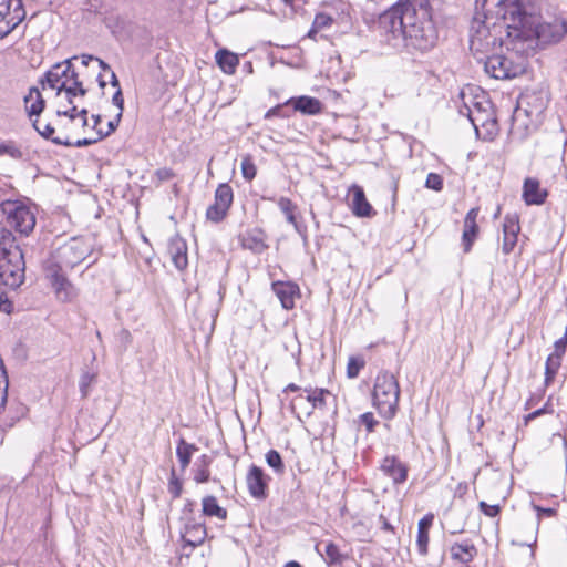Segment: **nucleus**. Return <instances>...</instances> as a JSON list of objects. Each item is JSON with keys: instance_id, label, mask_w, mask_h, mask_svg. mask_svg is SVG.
Instances as JSON below:
<instances>
[{"instance_id": "1", "label": "nucleus", "mask_w": 567, "mask_h": 567, "mask_svg": "<svg viewBox=\"0 0 567 567\" xmlns=\"http://www.w3.org/2000/svg\"><path fill=\"white\" fill-rule=\"evenodd\" d=\"M512 0H475V13L471 24L470 50L477 61L494 53L497 48L516 50L518 39L512 31L509 3Z\"/></svg>"}, {"instance_id": "2", "label": "nucleus", "mask_w": 567, "mask_h": 567, "mask_svg": "<svg viewBox=\"0 0 567 567\" xmlns=\"http://www.w3.org/2000/svg\"><path fill=\"white\" fill-rule=\"evenodd\" d=\"M378 30L393 48L404 45L420 52L434 48L439 39L431 9L385 10L379 14Z\"/></svg>"}, {"instance_id": "3", "label": "nucleus", "mask_w": 567, "mask_h": 567, "mask_svg": "<svg viewBox=\"0 0 567 567\" xmlns=\"http://www.w3.org/2000/svg\"><path fill=\"white\" fill-rule=\"evenodd\" d=\"M512 33L518 43L536 40L538 44L559 42L567 33V22L560 18L542 21L539 0H512L509 3Z\"/></svg>"}, {"instance_id": "4", "label": "nucleus", "mask_w": 567, "mask_h": 567, "mask_svg": "<svg viewBox=\"0 0 567 567\" xmlns=\"http://www.w3.org/2000/svg\"><path fill=\"white\" fill-rule=\"evenodd\" d=\"M24 255L16 237L9 230H2L0 237V286L17 289L24 282Z\"/></svg>"}, {"instance_id": "5", "label": "nucleus", "mask_w": 567, "mask_h": 567, "mask_svg": "<svg viewBox=\"0 0 567 567\" xmlns=\"http://www.w3.org/2000/svg\"><path fill=\"white\" fill-rule=\"evenodd\" d=\"M400 399V386L396 378L382 371L377 375L373 388V403L384 419L394 417Z\"/></svg>"}, {"instance_id": "6", "label": "nucleus", "mask_w": 567, "mask_h": 567, "mask_svg": "<svg viewBox=\"0 0 567 567\" xmlns=\"http://www.w3.org/2000/svg\"><path fill=\"white\" fill-rule=\"evenodd\" d=\"M92 252V246L82 237L70 238L56 247L44 261V265L55 264L60 269H73L85 260Z\"/></svg>"}, {"instance_id": "7", "label": "nucleus", "mask_w": 567, "mask_h": 567, "mask_svg": "<svg viewBox=\"0 0 567 567\" xmlns=\"http://www.w3.org/2000/svg\"><path fill=\"white\" fill-rule=\"evenodd\" d=\"M78 60V56H72L62 62L54 64L45 74L42 84L47 83L49 87L55 89L56 94L62 93V86L66 87L78 86L80 96H85L87 90L83 86L82 81L79 79V73L75 71L73 61Z\"/></svg>"}, {"instance_id": "8", "label": "nucleus", "mask_w": 567, "mask_h": 567, "mask_svg": "<svg viewBox=\"0 0 567 567\" xmlns=\"http://www.w3.org/2000/svg\"><path fill=\"white\" fill-rule=\"evenodd\" d=\"M2 213L7 216V223L17 233L28 236L35 227V214L24 203L19 200H3L0 203Z\"/></svg>"}, {"instance_id": "9", "label": "nucleus", "mask_w": 567, "mask_h": 567, "mask_svg": "<svg viewBox=\"0 0 567 567\" xmlns=\"http://www.w3.org/2000/svg\"><path fill=\"white\" fill-rule=\"evenodd\" d=\"M478 62L483 63L485 72L496 80L516 78L525 70L522 63H515L509 58L496 53V51Z\"/></svg>"}, {"instance_id": "10", "label": "nucleus", "mask_w": 567, "mask_h": 567, "mask_svg": "<svg viewBox=\"0 0 567 567\" xmlns=\"http://www.w3.org/2000/svg\"><path fill=\"white\" fill-rule=\"evenodd\" d=\"M22 0H0V39L10 34L24 19Z\"/></svg>"}, {"instance_id": "11", "label": "nucleus", "mask_w": 567, "mask_h": 567, "mask_svg": "<svg viewBox=\"0 0 567 567\" xmlns=\"http://www.w3.org/2000/svg\"><path fill=\"white\" fill-rule=\"evenodd\" d=\"M45 277L55 292L56 298L62 302H70L78 297V289L68 279L64 269L60 266L52 264L51 266L43 265Z\"/></svg>"}, {"instance_id": "12", "label": "nucleus", "mask_w": 567, "mask_h": 567, "mask_svg": "<svg viewBox=\"0 0 567 567\" xmlns=\"http://www.w3.org/2000/svg\"><path fill=\"white\" fill-rule=\"evenodd\" d=\"M207 536V529L204 522H197L194 517H186L184 528L181 532L183 548L192 549L200 546Z\"/></svg>"}, {"instance_id": "13", "label": "nucleus", "mask_w": 567, "mask_h": 567, "mask_svg": "<svg viewBox=\"0 0 567 567\" xmlns=\"http://www.w3.org/2000/svg\"><path fill=\"white\" fill-rule=\"evenodd\" d=\"M270 477L264 470L252 464L246 476V484L249 494L256 499H266L268 497V483Z\"/></svg>"}, {"instance_id": "14", "label": "nucleus", "mask_w": 567, "mask_h": 567, "mask_svg": "<svg viewBox=\"0 0 567 567\" xmlns=\"http://www.w3.org/2000/svg\"><path fill=\"white\" fill-rule=\"evenodd\" d=\"M349 194L351 195L350 207L354 216L361 218H370L374 216L377 213L368 202L364 190L359 185H352L349 189Z\"/></svg>"}, {"instance_id": "15", "label": "nucleus", "mask_w": 567, "mask_h": 567, "mask_svg": "<svg viewBox=\"0 0 567 567\" xmlns=\"http://www.w3.org/2000/svg\"><path fill=\"white\" fill-rule=\"evenodd\" d=\"M480 213L478 207L471 208L464 218V229L462 234V244L464 252H470L474 241L477 238L480 228L476 223Z\"/></svg>"}, {"instance_id": "16", "label": "nucleus", "mask_w": 567, "mask_h": 567, "mask_svg": "<svg viewBox=\"0 0 567 567\" xmlns=\"http://www.w3.org/2000/svg\"><path fill=\"white\" fill-rule=\"evenodd\" d=\"M285 105L292 106L295 112H299L302 115H317L320 114L323 109L320 100L308 95L290 97L285 102Z\"/></svg>"}, {"instance_id": "17", "label": "nucleus", "mask_w": 567, "mask_h": 567, "mask_svg": "<svg viewBox=\"0 0 567 567\" xmlns=\"http://www.w3.org/2000/svg\"><path fill=\"white\" fill-rule=\"evenodd\" d=\"M266 239V233L258 227L248 229L239 236L243 248L249 249L255 254H261L268 248Z\"/></svg>"}, {"instance_id": "18", "label": "nucleus", "mask_w": 567, "mask_h": 567, "mask_svg": "<svg viewBox=\"0 0 567 567\" xmlns=\"http://www.w3.org/2000/svg\"><path fill=\"white\" fill-rule=\"evenodd\" d=\"M520 230L518 218L516 216L507 215L503 223V243L502 251L504 255H509L517 243V236Z\"/></svg>"}, {"instance_id": "19", "label": "nucleus", "mask_w": 567, "mask_h": 567, "mask_svg": "<svg viewBox=\"0 0 567 567\" xmlns=\"http://www.w3.org/2000/svg\"><path fill=\"white\" fill-rule=\"evenodd\" d=\"M305 392L308 393L306 398L302 395H298L295 399H292L290 403V408L292 413L300 420V415L296 412L297 404L303 400L311 403V410L307 412V416L311 415L313 409H322L326 406V395L330 394V392L326 389H305Z\"/></svg>"}, {"instance_id": "20", "label": "nucleus", "mask_w": 567, "mask_h": 567, "mask_svg": "<svg viewBox=\"0 0 567 567\" xmlns=\"http://www.w3.org/2000/svg\"><path fill=\"white\" fill-rule=\"evenodd\" d=\"M383 473L391 477L394 484H402L408 480L409 467L396 456H385L381 464Z\"/></svg>"}, {"instance_id": "21", "label": "nucleus", "mask_w": 567, "mask_h": 567, "mask_svg": "<svg viewBox=\"0 0 567 567\" xmlns=\"http://www.w3.org/2000/svg\"><path fill=\"white\" fill-rule=\"evenodd\" d=\"M167 252L171 257L173 265L178 270H184L187 267V265H188L187 244L182 237L174 236L169 239L168 246H167Z\"/></svg>"}, {"instance_id": "22", "label": "nucleus", "mask_w": 567, "mask_h": 567, "mask_svg": "<svg viewBox=\"0 0 567 567\" xmlns=\"http://www.w3.org/2000/svg\"><path fill=\"white\" fill-rule=\"evenodd\" d=\"M548 196L546 189L540 188L539 181L527 177L523 185V198L527 205H542Z\"/></svg>"}, {"instance_id": "23", "label": "nucleus", "mask_w": 567, "mask_h": 567, "mask_svg": "<svg viewBox=\"0 0 567 567\" xmlns=\"http://www.w3.org/2000/svg\"><path fill=\"white\" fill-rule=\"evenodd\" d=\"M272 290L285 309H292L295 307V298L299 295V287L296 284L276 281L272 282Z\"/></svg>"}, {"instance_id": "24", "label": "nucleus", "mask_w": 567, "mask_h": 567, "mask_svg": "<svg viewBox=\"0 0 567 567\" xmlns=\"http://www.w3.org/2000/svg\"><path fill=\"white\" fill-rule=\"evenodd\" d=\"M450 553L454 561L467 565L474 560L478 550L470 539H466L461 543H454L450 548Z\"/></svg>"}, {"instance_id": "25", "label": "nucleus", "mask_w": 567, "mask_h": 567, "mask_svg": "<svg viewBox=\"0 0 567 567\" xmlns=\"http://www.w3.org/2000/svg\"><path fill=\"white\" fill-rule=\"evenodd\" d=\"M215 60L220 70L226 74H234L239 64V58L228 49H219L215 54Z\"/></svg>"}, {"instance_id": "26", "label": "nucleus", "mask_w": 567, "mask_h": 567, "mask_svg": "<svg viewBox=\"0 0 567 567\" xmlns=\"http://www.w3.org/2000/svg\"><path fill=\"white\" fill-rule=\"evenodd\" d=\"M24 104L29 117H38L45 107V100L42 97L39 89L31 87L29 94L24 97Z\"/></svg>"}, {"instance_id": "27", "label": "nucleus", "mask_w": 567, "mask_h": 567, "mask_svg": "<svg viewBox=\"0 0 567 567\" xmlns=\"http://www.w3.org/2000/svg\"><path fill=\"white\" fill-rule=\"evenodd\" d=\"M278 207L280 208L282 214H285L287 221L295 227L296 231L306 238V227L297 221V205L293 204L292 200L287 197H280L278 199Z\"/></svg>"}, {"instance_id": "28", "label": "nucleus", "mask_w": 567, "mask_h": 567, "mask_svg": "<svg viewBox=\"0 0 567 567\" xmlns=\"http://www.w3.org/2000/svg\"><path fill=\"white\" fill-rule=\"evenodd\" d=\"M433 515H425L417 524L416 546L422 556L427 555L429 529L433 523Z\"/></svg>"}, {"instance_id": "29", "label": "nucleus", "mask_w": 567, "mask_h": 567, "mask_svg": "<svg viewBox=\"0 0 567 567\" xmlns=\"http://www.w3.org/2000/svg\"><path fill=\"white\" fill-rule=\"evenodd\" d=\"M203 514L209 517H217L221 520L227 518V511L219 506L215 496L209 495L203 498Z\"/></svg>"}, {"instance_id": "30", "label": "nucleus", "mask_w": 567, "mask_h": 567, "mask_svg": "<svg viewBox=\"0 0 567 567\" xmlns=\"http://www.w3.org/2000/svg\"><path fill=\"white\" fill-rule=\"evenodd\" d=\"M197 447L194 444L187 443L184 439H181L177 443L176 455L181 463L182 470H185L192 460L193 452H195Z\"/></svg>"}, {"instance_id": "31", "label": "nucleus", "mask_w": 567, "mask_h": 567, "mask_svg": "<svg viewBox=\"0 0 567 567\" xmlns=\"http://www.w3.org/2000/svg\"><path fill=\"white\" fill-rule=\"evenodd\" d=\"M233 199L234 193L229 184H219L215 192V203L229 209L233 204Z\"/></svg>"}, {"instance_id": "32", "label": "nucleus", "mask_w": 567, "mask_h": 567, "mask_svg": "<svg viewBox=\"0 0 567 567\" xmlns=\"http://www.w3.org/2000/svg\"><path fill=\"white\" fill-rule=\"evenodd\" d=\"M561 365V358L558 355H548L545 363V385L548 386L553 383L559 368Z\"/></svg>"}, {"instance_id": "33", "label": "nucleus", "mask_w": 567, "mask_h": 567, "mask_svg": "<svg viewBox=\"0 0 567 567\" xmlns=\"http://www.w3.org/2000/svg\"><path fill=\"white\" fill-rule=\"evenodd\" d=\"M395 8L405 12L411 8L415 9V11H421V9H431V6L429 0H399L388 10H394Z\"/></svg>"}, {"instance_id": "34", "label": "nucleus", "mask_w": 567, "mask_h": 567, "mask_svg": "<svg viewBox=\"0 0 567 567\" xmlns=\"http://www.w3.org/2000/svg\"><path fill=\"white\" fill-rule=\"evenodd\" d=\"M265 457L268 466L271 467L276 474L282 475L285 473L286 466L278 451L269 450Z\"/></svg>"}, {"instance_id": "35", "label": "nucleus", "mask_w": 567, "mask_h": 567, "mask_svg": "<svg viewBox=\"0 0 567 567\" xmlns=\"http://www.w3.org/2000/svg\"><path fill=\"white\" fill-rule=\"evenodd\" d=\"M324 555L329 565L341 564L346 556L339 550V547L333 543H327L324 546Z\"/></svg>"}, {"instance_id": "36", "label": "nucleus", "mask_w": 567, "mask_h": 567, "mask_svg": "<svg viewBox=\"0 0 567 567\" xmlns=\"http://www.w3.org/2000/svg\"><path fill=\"white\" fill-rule=\"evenodd\" d=\"M228 209L214 202L206 210V218L214 223L221 221L227 216Z\"/></svg>"}, {"instance_id": "37", "label": "nucleus", "mask_w": 567, "mask_h": 567, "mask_svg": "<svg viewBox=\"0 0 567 567\" xmlns=\"http://www.w3.org/2000/svg\"><path fill=\"white\" fill-rule=\"evenodd\" d=\"M203 465H199L195 472L194 480L196 483H206L209 481L210 472L208 470L209 457L207 455L202 456Z\"/></svg>"}, {"instance_id": "38", "label": "nucleus", "mask_w": 567, "mask_h": 567, "mask_svg": "<svg viewBox=\"0 0 567 567\" xmlns=\"http://www.w3.org/2000/svg\"><path fill=\"white\" fill-rule=\"evenodd\" d=\"M241 173L243 177L250 182L256 177L257 168L250 156H245L241 159Z\"/></svg>"}, {"instance_id": "39", "label": "nucleus", "mask_w": 567, "mask_h": 567, "mask_svg": "<svg viewBox=\"0 0 567 567\" xmlns=\"http://www.w3.org/2000/svg\"><path fill=\"white\" fill-rule=\"evenodd\" d=\"M364 367V360L357 357H351L347 365V375L354 379L359 375L360 370Z\"/></svg>"}, {"instance_id": "40", "label": "nucleus", "mask_w": 567, "mask_h": 567, "mask_svg": "<svg viewBox=\"0 0 567 567\" xmlns=\"http://www.w3.org/2000/svg\"><path fill=\"white\" fill-rule=\"evenodd\" d=\"M168 492L173 496V498L181 497L182 492H183V483L176 476L174 468L172 470L169 482H168Z\"/></svg>"}, {"instance_id": "41", "label": "nucleus", "mask_w": 567, "mask_h": 567, "mask_svg": "<svg viewBox=\"0 0 567 567\" xmlns=\"http://www.w3.org/2000/svg\"><path fill=\"white\" fill-rule=\"evenodd\" d=\"M1 155H8L11 158L19 159L22 157V152L13 142H8L0 144V156Z\"/></svg>"}, {"instance_id": "42", "label": "nucleus", "mask_w": 567, "mask_h": 567, "mask_svg": "<svg viewBox=\"0 0 567 567\" xmlns=\"http://www.w3.org/2000/svg\"><path fill=\"white\" fill-rule=\"evenodd\" d=\"M99 140L97 137L96 138H82V140H78L75 142H71L69 140H62L60 137H56V138H53L52 142L56 145H64V146H74V147H84V146H89V145H92L94 143H96Z\"/></svg>"}, {"instance_id": "43", "label": "nucleus", "mask_w": 567, "mask_h": 567, "mask_svg": "<svg viewBox=\"0 0 567 567\" xmlns=\"http://www.w3.org/2000/svg\"><path fill=\"white\" fill-rule=\"evenodd\" d=\"M32 125H33L34 130L42 137H44L47 140H51V141L54 138L53 134H54L55 130H54V127L51 124L47 123V124L41 125L39 120L35 118V120H33Z\"/></svg>"}, {"instance_id": "44", "label": "nucleus", "mask_w": 567, "mask_h": 567, "mask_svg": "<svg viewBox=\"0 0 567 567\" xmlns=\"http://www.w3.org/2000/svg\"><path fill=\"white\" fill-rule=\"evenodd\" d=\"M115 338L122 351H126L133 341L132 333L125 328H122Z\"/></svg>"}, {"instance_id": "45", "label": "nucleus", "mask_w": 567, "mask_h": 567, "mask_svg": "<svg viewBox=\"0 0 567 567\" xmlns=\"http://www.w3.org/2000/svg\"><path fill=\"white\" fill-rule=\"evenodd\" d=\"M121 118L122 114L121 112H118L113 120L109 121L106 131H104L103 128L97 130V140H102L112 134L118 127Z\"/></svg>"}, {"instance_id": "46", "label": "nucleus", "mask_w": 567, "mask_h": 567, "mask_svg": "<svg viewBox=\"0 0 567 567\" xmlns=\"http://www.w3.org/2000/svg\"><path fill=\"white\" fill-rule=\"evenodd\" d=\"M94 380H95V374H93V373L84 372L81 375L80 391H81L83 398H86L89 395L90 386L94 382Z\"/></svg>"}, {"instance_id": "47", "label": "nucleus", "mask_w": 567, "mask_h": 567, "mask_svg": "<svg viewBox=\"0 0 567 567\" xmlns=\"http://www.w3.org/2000/svg\"><path fill=\"white\" fill-rule=\"evenodd\" d=\"M425 187L440 192L443 188V178L436 173H430L425 181Z\"/></svg>"}, {"instance_id": "48", "label": "nucleus", "mask_w": 567, "mask_h": 567, "mask_svg": "<svg viewBox=\"0 0 567 567\" xmlns=\"http://www.w3.org/2000/svg\"><path fill=\"white\" fill-rule=\"evenodd\" d=\"M332 22H333V19L331 16H329L328 13H324V12H319L316 14L312 23L315 24V28L322 30L324 28L330 27L332 24Z\"/></svg>"}, {"instance_id": "49", "label": "nucleus", "mask_w": 567, "mask_h": 567, "mask_svg": "<svg viewBox=\"0 0 567 567\" xmlns=\"http://www.w3.org/2000/svg\"><path fill=\"white\" fill-rule=\"evenodd\" d=\"M554 347L555 350L553 353H550V355H558V358H563L567 348V327L565 329L564 336L555 342Z\"/></svg>"}, {"instance_id": "50", "label": "nucleus", "mask_w": 567, "mask_h": 567, "mask_svg": "<svg viewBox=\"0 0 567 567\" xmlns=\"http://www.w3.org/2000/svg\"><path fill=\"white\" fill-rule=\"evenodd\" d=\"M360 424L364 425L368 432H373L378 421L374 419L373 413L365 412L359 417Z\"/></svg>"}, {"instance_id": "51", "label": "nucleus", "mask_w": 567, "mask_h": 567, "mask_svg": "<svg viewBox=\"0 0 567 567\" xmlns=\"http://www.w3.org/2000/svg\"><path fill=\"white\" fill-rule=\"evenodd\" d=\"M478 508L488 517H496L501 513L499 505H489L484 501L478 503Z\"/></svg>"}, {"instance_id": "52", "label": "nucleus", "mask_w": 567, "mask_h": 567, "mask_svg": "<svg viewBox=\"0 0 567 567\" xmlns=\"http://www.w3.org/2000/svg\"><path fill=\"white\" fill-rule=\"evenodd\" d=\"M553 410L549 409V403L547 402L543 408L527 414L524 416V424L527 425L530 421L535 420L536 417L540 416V415H544V414H547V413H551Z\"/></svg>"}, {"instance_id": "53", "label": "nucleus", "mask_w": 567, "mask_h": 567, "mask_svg": "<svg viewBox=\"0 0 567 567\" xmlns=\"http://www.w3.org/2000/svg\"><path fill=\"white\" fill-rule=\"evenodd\" d=\"M13 310V303L10 301L4 292L0 293V311L9 315Z\"/></svg>"}, {"instance_id": "54", "label": "nucleus", "mask_w": 567, "mask_h": 567, "mask_svg": "<svg viewBox=\"0 0 567 567\" xmlns=\"http://www.w3.org/2000/svg\"><path fill=\"white\" fill-rule=\"evenodd\" d=\"M62 89V92H64L65 94L66 102L73 105L74 97L80 96V93L78 92V86L66 87L65 85H63Z\"/></svg>"}, {"instance_id": "55", "label": "nucleus", "mask_w": 567, "mask_h": 567, "mask_svg": "<svg viewBox=\"0 0 567 567\" xmlns=\"http://www.w3.org/2000/svg\"><path fill=\"white\" fill-rule=\"evenodd\" d=\"M112 103L117 106L118 109V112H121V114L123 115V110H124V99H123V94H122V90L118 87L116 90V92L113 94L112 96Z\"/></svg>"}, {"instance_id": "56", "label": "nucleus", "mask_w": 567, "mask_h": 567, "mask_svg": "<svg viewBox=\"0 0 567 567\" xmlns=\"http://www.w3.org/2000/svg\"><path fill=\"white\" fill-rule=\"evenodd\" d=\"M535 509L537 512L538 519H540L543 516L553 517L557 514V511L555 508H550V507L545 508V507L536 505Z\"/></svg>"}, {"instance_id": "57", "label": "nucleus", "mask_w": 567, "mask_h": 567, "mask_svg": "<svg viewBox=\"0 0 567 567\" xmlns=\"http://www.w3.org/2000/svg\"><path fill=\"white\" fill-rule=\"evenodd\" d=\"M285 103L284 104H278L274 107H271L270 110H268L265 114V117L266 118H270V117H274V116H287L286 114H282V109L285 107Z\"/></svg>"}, {"instance_id": "58", "label": "nucleus", "mask_w": 567, "mask_h": 567, "mask_svg": "<svg viewBox=\"0 0 567 567\" xmlns=\"http://www.w3.org/2000/svg\"><path fill=\"white\" fill-rule=\"evenodd\" d=\"M56 114H58V116H66L71 121H74L75 117L78 116V109L75 105H72V107L70 110H64V111L59 110L56 112Z\"/></svg>"}, {"instance_id": "59", "label": "nucleus", "mask_w": 567, "mask_h": 567, "mask_svg": "<svg viewBox=\"0 0 567 567\" xmlns=\"http://www.w3.org/2000/svg\"><path fill=\"white\" fill-rule=\"evenodd\" d=\"M156 176L161 179V181H169L174 177V173L171 168H159L157 169L156 172Z\"/></svg>"}, {"instance_id": "60", "label": "nucleus", "mask_w": 567, "mask_h": 567, "mask_svg": "<svg viewBox=\"0 0 567 567\" xmlns=\"http://www.w3.org/2000/svg\"><path fill=\"white\" fill-rule=\"evenodd\" d=\"M8 399V386L0 384V413L4 410Z\"/></svg>"}, {"instance_id": "61", "label": "nucleus", "mask_w": 567, "mask_h": 567, "mask_svg": "<svg viewBox=\"0 0 567 567\" xmlns=\"http://www.w3.org/2000/svg\"><path fill=\"white\" fill-rule=\"evenodd\" d=\"M194 506H195V503L192 502V501H187L186 504L184 505V508H183V514H184V517L183 519L185 520L186 517H193V513H194Z\"/></svg>"}, {"instance_id": "62", "label": "nucleus", "mask_w": 567, "mask_h": 567, "mask_svg": "<svg viewBox=\"0 0 567 567\" xmlns=\"http://www.w3.org/2000/svg\"><path fill=\"white\" fill-rule=\"evenodd\" d=\"M0 384H6V386L9 385L7 371L4 369L3 361L1 358H0Z\"/></svg>"}, {"instance_id": "63", "label": "nucleus", "mask_w": 567, "mask_h": 567, "mask_svg": "<svg viewBox=\"0 0 567 567\" xmlns=\"http://www.w3.org/2000/svg\"><path fill=\"white\" fill-rule=\"evenodd\" d=\"M465 109L467 110L468 120L471 121V123L473 124L475 130L477 131V125H478L477 123L480 122L478 116L474 115L473 111L471 109H468L467 106H465Z\"/></svg>"}, {"instance_id": "64", "label": "nucleus", "mask_w": 567, "mask_h": 567, "mask_svg": "<svg viewBox=\"0 0 567 567\" xmlns=\"http://www.w3.org/2000/svg\"><path fill=\"white\" fill-rule=\"evenodd\" d=\"M91 118L93 120V125H92V128L95 130L97 132V130H101L99 127V125L101 124L102 122V116L100 114H93L91 116Z\"/></svg>"}]
</instances>
